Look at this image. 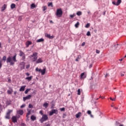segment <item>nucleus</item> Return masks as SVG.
<instances>
[{"instance_id":"nucleus-31","label":"nucleus","mask_w":126,"mask_h":126,"mask_svg":"<svg viewBox=\"0 0 126 126\" xmlns=\"http://www.w3.org/2000/svg\"><path fill=\"white\" fill-rule=\"evenodd\" d=\"M81 58V56L78 55L77 59L75 60L76 62H78L79 59H80Z\"/></svg>"},{"instance_id":"nucleus-61","label":"nucleus","mask_w":126,"mask_h":126,"mask_svg":"<svg viewBox=\"0 0 126 126\" xmlns=\"http://www.w3.org/2000/svg\"><path fill=\"white\" fill-rule=\"evenodd\" d=\"M0 48H1V42H0Z\"/></svg>"},{"instance_id":"nucleus-17","label":"nucleus","mask_w":126,"mask_h":126,"mask_svg":"<svg viewBox=\"0 0 126 126\" xmlns=\"http://www.w3.org/2000/svg\"><path fill=\"white\" fill-rule=\"evenodd\" d=\"M26 88V86H22L19 89V91H24L25 90V88Z\"/></svg>"},{"instance_id":"nucleus-43","label":"nucleus","mask_w":126,"mask_h":126,"mask_svg":"<svg viewBox=\"0 0 126 126\" xmlns=\"http://www.w3.org/2000/svg\"><path fill=\"white\" fill-rule=\"evenodd\" d=\"M25 58H26L25 55V56H22V61H25Z\"/></svg>"},{"instance_id":"nucleus-39","label":"nucleus","mask_w":126,"mask_h":126,"mask_svg":"<svg viewBox=\"0 0 126 126\" xmlns=\"http://www.w3.org/2000/svg\"><path fill=\"white\" fill-rule=\"evenodd\" d=\"M85 75V73H82L81 74V78H83V76H84Z\"/></svg>"},{"instance_id":"nucleus-8","label":"nucleus","mask_w":126,"mask_h":126,"mask_svg":"<svg viewBox=\"0 0 126 126\" xmlns=\"http://www.w3.org/2000/svg\"><path fill=\"white\" fill-rule=\"evenodd\" d=\"M113 4L114 5H120L122 3V0H117V2L115 1L112 2Z\"/></svg>"},{"instance_id":"nucleus-35","label":"nucleus","mask_w":126,"mask_h":126,"mask_svg":"<svg viewBox=\"0 0 126 126\" xmlns=\"http://www.w3.org/2000/svg\"><path fill=\"white\" fill-rule=\"evenodd\" d=\"M22 16H20L18 17V21H21L22 20Z\"/></svg>"},{"instance_id":"nucleus-13","label":"nucleus","mask_w":126,"mask_h":126,"mask_svg":"<svg viewBox=\"0 0 126 126\" xmlns=\"http://www.w3.org/2000/svg\"><path fill=\"white\" fill-rule=\"evenodd\" d=\"M12 121L13 123H17V118L16 116H13L12 117Z\"/></svg>"},{"instance_id":"nucleus-2","label":"nucleus","mask_w":126,"mask_h":126,"mask_svg":"<svg viewBox=\"0 0 126 126\" xmlns=\"http://www.w3.org/2000/svg\"><path fill=\"white\" fill-rule=\"evenodd\" d=\"M49 120V117H48V115L46 114H44L41 117V118L40 119L39 122L41 124H43L44 122H46V121H48Z\"/></svg>"},{"instance_id":"nucleus-50","label":"nucleus","mask_w":126,"mask_h":126,"mask_svg":"<svg viewBox=\"0 0 126 126\" xmlns=\"http://www.w3.org/2000/svg\"><path fill=\"white\" fill-rule=\"evenodd\" d=\"M95 53L96 54H100V51L98 50H96Z\"/></svg>"},{"instance_id":"nucleus-15","label":"nucleus","mask_w":126,"mask_h":126,"mask_svg":"<svg viewBox=\"0 0 126 126\" xmlns=\"http://www.w3.org/2000/svg\"><path fill=\"white\" fill-rule=\"evenodd\" d=\"M43 62V59L40 58L36 61V63H41Z\"/></svg>"},{"instance_id":"nucleus-19","label":"nucleus","mask_w":126,"mask_h":126,"mask_svg":"<svg viewBox=\"0 0 126 126\" xmlns=\"http://www.w3.org/2000/svg\"><path fill=\"white\" fill-rule=\"evenodd\" d=\"M19 52H20V54H19L20 57H23V56L25 55V54L23 53V51L20 50Z\"/></svg>"},{"instance_id":"nucleus-11","label":"nucleus","mask_w":126,"mask_h":126,"mask_svg":"<svg viewBox=\"0 0 126 126\" xmlns=\"http://www.w3.org/2000/svg\"><path fill=\"white\" fill-rule=\"evenodd\" d=\"M6 7H7V5H6V4H4L1 8V11H4V10H5L6 9Z\"/></svg>"},{"instance_id":"nucleus-32","label":"nucleus","mask_w":126,"mask_h":126,"mask_svg":"<svg viewBox=\"0 0 126 126\" xmlns=\"http://www.w3.org/2000/svg\"><path fill=\"white\" fill-rule=\"evenodd\" d=\"M30 90H31V89H27L25 91V94H28L29 91H30Z\"/></svg>"},{"instance_id":"nucleus-62","label":"nucleus","mask_w":126,"mask_h":126,"mask_svg":"<svg viewBox=\"0 0 126 126\" xmlns=\"http://www.w3.org/2000/svg\"><path fill=\"white\" fill-rule=\"evenodd\" d=\"M91 67H92V65H90V66H89V68H91Z\"/></svg>"},{"instance_id":"nucleus-36","label":"nucleus","mask_w":126,"mask_h":126,"mask_svg":"<svg viewBox=\"0 0 126 126\" xmlns=\"http://www.w3.org/2000/svg\"><path fill=\"white\" fill-rule=\"evenodd\" d=\"M29 108L30 109H32L33 108V105H32V104H31V103H30L29 105Z\"/></svg>"},{"instance_id":"nucleus-28","label":"nucleus","mask_w":126,"mask_h":126,"mask_svg":"<svg viewBox=\"0 0 126 126\" xmlns=\"http://www.w3.org/2000/svg\"><path fill=\"white\" fill-rule=\"evenodd\" d=\"M79 22H77L76 23V24H75V28H78L79 26Z\"/></svg>"},{"instance_id":"nucleus-27","label":"nucleus","mask_w":126,"mask_h":126,"mask_svg":"<svg viewBox=\"0 0 126 126\" xmlns=\"http://www.w3.org/2000/svg\"><path fill=\"white\" fill-rule=\"evenodd\" d=\"M77 15L78 16H80V15H82V12L80 11H79L77 12Z\"/></svg>"},{"instance_id":"nucleus-64","label":"nucleus","mask_w":126,"mask_h":126,"mask_svg":"<svg viewBox=\"0 0 126 126\" xmlns=\"http://www.w3.org/2000/svg\"><path fill=\"white\" fill-rule=\"evenodd\" d=\"M119 126H124L123 125H120Z\"/></svg>"},{"instance_id":"nucleus-53","label":"nucleus","mask_w":126,"mask_h":126,"mask_svg":"<svg viewBox=\"0 0 126 126\" xmlns=\"http://www.w3.org/2000/svg\"><path fill=\"white\" fill-rule=\"evenodd\" d=\"M26 117H27V121H29V116H28V115H26Z\"/></svg>"},{"instance_id":"nucleus-55","label":"nucleus","mask_w":126,"mask_h":126,"mask_svg":"<svg viewBox=\"0 0 126 126\" xmlns=\"http://www.w3.org/2000/svg\"><path fill=\"white\" fill-rule=\"evenodd\" d=\"M21 126H26V125L24 123H22Z\"/></svg>"},{"instance_id":"nucleus-18","label":"nucleus","mask_w":126,"mask_h":126,"mask_svg":"<svg viewBox=\"0 0 126 126\" xmlns=\"http://www.w3.org/2000/svg\"><path fill=\"white\" fill-rule=\"evenodd\" d=\"M12 92H13V90H12V89H11L10 90H8L7 91V94H8L9 95H10V94H12Z\"/></svg>"},{"instance_id":"nucleus-40","label":"nucleus","mask_w":126,"mask_h":126,"mask_svg":"<svg viewBox=\"0 0 126 126\" xmlns=\"http://www.w3.org/2000/svg\"><path fill=\"white\" fill-rule=\"evenodd\" d=\"M25 106H26V104H23L20 106V108L22 109L23 108H25Z\"/></svg>"},{"instance_id":"nucleus-14","label":"nucleus","mask_w":126,"mask_h":126,"mask_svg":"<svg viewBox=\"0 0 126 126\" xmlns=\"http://www.w3.org/2000/svg\"><path fill=\"white\" fill-rule=\"evenodd\" d=\"M45 36H46L47 38H49V39H54V38H55V36H51V34L48 33L45 34Z\"/></svg>"},{"instance_id":"nucleus-48","label":"nucleus","mask_w":126,"mask_h":126,"mask_svg":"<svg viewBox=\"0 0 126 126\" xmlns=\"http://www.w3.org/2000/svg\"><path fill=\"white\" fill-rule=\"evenodd\" d=\"M82 47H84L85 46V42H83L81 44Z\"/></svg>"},{"instance_id":"nucleus-9","label":"nucleus","mask_w":126,"mask_h":126,"mask_svg":"<svg viewBox=\"0 0 126 126\" xmlns=\"http://www.w3.org/2000/svg\"><path fill=\"white\" fill-rule=\"evenodd\" d=\"M31 97H32V95L31 94H29L26 97H23V101L24 102H25L26 100H30L31 99Z\"/></svg>"},{"instance_id":"nucleus-30","label":"nucleus","mask_w":126,"mask_h":126,"mask_svg":"<svg viewBox=\"0 0 126 126\" xmlns=\"http://www.w3.org/2000/svg\"><path fill=\"white\" fill-rule=\"evenodd\" d=\"M2 61L5 63V61H6V56H3L2 58Z\"/></svg>"},{"instance_id":"nucleus-41","label":"nucleus","mask_w":126,"mask_h":126,"mask_svg":"<svg viewBox=\"0 0 126 126\" xmlns=\"http://www.w3.org/2000/svg\"><path fill=\"white\" fill-rule=\"evenodd\" d=\"M87 36H91V33L90 32H88L87 33Z\"/></svg>"},{"instance_id":"nucleus-57","label":"nucleus","mask_w":126,"mask_h":126,"mask_svg":"<svg viewBox=\"0 0 126 126\" xmlns=\"http://www.w3.org/2000/svg\"><path fill=\"white\" fill-rule=\"evenodd\" d=\"M11 81V80L10 79H8V82H10Z\"/></svg>"},{"instance_id":"nucleus-60","label":"nucleus","mask_w":126,"mask_h":126,"mask_svg":"<svg viewBox=\"0 0 126 126\" xmlns=\"http://www.w3.org/2000/svg\"><path fill=\"white\" fill-rule=\"evenodd\" d=\"M46 126H51V124H48Z\"/></svg>"},{"instance_id":"nucleus-52","label":"nucleus","mask_w":126,"mask_h":126,"mask_svg":"<svg viewBox=\"0 0 126 126\" xmlns=\"http://www.w3.org/2000/svg\"><path fill=\"white\" fill-rule=\"evenodd\" d=\"M2 67V63H1V62H0V69Z\"/></svg>"},{"instance_id":"nucleus-47","label":"nucleus","mask_w":126,"mask_h":126,"mask_svg":"<svg viewBox=\"0 0 126 126\" xmlns=\"http://www.w3.org/2000/svg\"><path fill=\"white\" fill-rule=\"evenodd\" d=\"M60 110H61V111L62 112H63V111L65 110V108H64V107H63V108H61Z\"/></svg>"},{"instance_id":"nucleus-51","label":"nucleus","mask_w":126,"mask_h":126,"mask_svg":"<svg viewBox=\"0 0 126 126\" xmlns=\"http://www.w3.org/2000/svg\"><path fill=\"white\" fill-rule=\"evenodd\" d=\"M110 99L111 100V101H115L116 98H112V97H110Z\"/></svg>"},{"instance_id":"nucleus-7","label":"nucleus","mask_w":126,"mask_h":126,"mask_svg":"<svg viewBox=\"0 0 126 126\" xmlns=\"http://www.w3.org/2000/svg\"><path fill=\"white\" fill-rule=\"evenodd\" d=\"M59 112L58 111V110L57 109H52L49 113V116H53L54 114H56V115H58V113Z\"/></svg>"},{"instance_id":"nucleus-59","label":"nucleus","mask_w":126,"mask_h":126,"mask_svg":"<svg viewBox=\"0 0 126 126\" xmlns=\"http://www.w3.org/2000/svg\"><path fill=\"white\" fill-rule=\"evenodd\" d=\"M16 93H17V92L16 91L14 92V95H16Z\"/></svg>"},{"instance_id":"nucleus-26","label":"nucleus","mask_w":126,"mask_h":126,"mask_svg":"<svg viewBox=\"0 0 126 126\" xmlns=\"http://www.w3.org/2000/svg\"><path fill=\"white\" fill-rule=\"evenodd\" d=\"M26 79L28 80V81H31V80H32V76L26 78Z\"/></svg>"},{"instance_id":"nucleus-44","label":"nucleus","mask_w":126,"mask_h":126,"mask_svg":"<svg viewBox=\"0 0 126 126\" xmlns=\"http://www.w3.org/2000/svg\"><path fill=\"white\" fill-rule=\"evenodd\" d=\"M75 16V14H73V15H70V17H71V18H73V17H74Z\"/></svg>"},{"instance_id":"nucleus-46","label":"nucleus","mask_w":126,"mask_h":126,"mask_svg":"<svg viewBox=\"0 0 126 126\" xmlns=\"http://www.w3.org/2000/svg\"><path fill=\"white\" fill-rule=\"evenodd\" d=\"M29 67H30V64L26 65V68H27V69H28V68H29Z\"/></svg>"},{"instance_id":"nucleus-12","label":"nucleus","mask_w":126,"mask_h":126,"mask_svg":"<svg viewBox=\"0 0 126 126\" xmlns=\"http://www.w3.org/2000/svg\"><path fill=\"white\" fill-rule=\"evenodd\" d=\"M17 113L18 114V115H20L21 116H22V115L24 114V112L22 110H19L17 111Z\"/></svg>"},{"instance_id":"nucleus-22","label":"nucleus","mask_w":126,"mask_h":126,"mask_svg":"<svg viewBox=\"0 0 126 126\" xmlns=\"http://www.w3.org/2000/svg\"><path fill=\"white\" fill-rule=\"evenodd\" d=\"M37 43H40V42H44V39L43 38H40L39 39H37L36 40Z\"/></svg>"},{"instance_id":"nucleus-10","label":"nucleus","mask_w":126,"mask_h":126,"mask_svg":"<svg viewBox=\"0 0 126 126\" xmlns=\"http://www.w3.org/2000/svg\"><path fill=\"white\" fill-rule=\"evenodd\" d=\"M30 45H32V41H27L26 42V48H29Z\"/></svg>"},{"instance_id":"nucleus-23","label":"nucleus","mask_w":126,"mask_h":126,"mask_svg":"<svg viewBox=\"0 0 126 126\" xmlns=\"http://www.w3.org/2000/svg\"><path fill=\"white\" fill-rule=\"evenodd\" d=\"M31 120H32V121H35V120H36V117H35V116L32 115V116L31 117Z\"/></svg>"},{"instance_id":"nucleus-21","label":"nucleus","mask_w":126,"mask_h":126,"mask_svg":"<svg viewBox=\"0 0 126 126\" xmlns=\"http://www.w3.org/2000/svg\"><path fill=\"white\" fill-rule=\"evenodd\" d=\"M36 7V5H35L34 3H32L31 5V8H32V9H34V8H35Z\"/></svg>"},{"instance_id":"nucleus-33","label":"nucleus","mask_w":126,"mask_h":126,"mask_svg":"<svg viewBox=\"0 0 126 126\" xmlns=\"http://www.w3.org/2000/svg\"><path fill=\"white\" fill-rule=\"evenodd\" d=\"M77 95H81V91H80V89H79L78 90V91H77Z\"/></svg>"},{"instance_id":"nucleus-25","label":"nucleus","mask_w":126,"mask_h":126,"mask_svg":"<svg viewBox=\"0 0 126 126\" xmlns=\"http://www.w3.org/2000/svg\"><path fill=\"white\" fill-rule=\"evenodd\" d=\"M49 106V103L45 102L43 104V107L44 108H48V106Z\"/></svg>"},{"instance_id":"nucleus-4","label":"nucleus","mask_w":126,"mask_h":126,"mask_svg":"<svg viewBox=\"0 0 126 126\" xmlns=\"http://www.w3.org/2000/svg\"><path fill=\"white\" fill-rule=\"evenodd\" d=\"M12 110H8L6 114V116H5V119L7 120H9V119H10V113H12Z\"/></svg>"},{"instance_id":"nucleus-42","label":"nucleus","mask_w":126,"mask_h":126,"mask_svg":"<svg viewBox=\"0 0 126 126\" xmlns=\"http://www.w3.org/2000/svg\"><path fill=\"white\" fill-rule=\"evenodd\" d=\"M39 114H40V115H41V116L44 115V113H43V110H40V111H39Z\"/></svg>"},{"instance_id":"nucleus-16","label":"nucleus","mask_w":126,"mask_h":126,"mask_svg":"<svg viewBox=\"0 0 126 126\" xmlns=\"http://www.w3.org/2000/svg\"><path fill=\"white\" fill-rule=\"evenodd\" d=\"M82 115V114L81 113V112H78L77 114L75 115V117L77 119H78V118H80Z\"/></svg>"},{"instance_id":"nucleus-24","label":"nucleus","mask_w":126,"mask_h":126,"mask_svg":"<svg viewBox=\"0 0 126 126\" xmlns=\"http://www.w3.org/2000/svg\"><path fill=\"white\" fill-rule=\"evenodd\" d=\"M15 6H16V5L14 3H12L11 4V8L12 9H13V8H15Z\"/></svg>"},{"instance_id":"nucleus-20","label":"nucleus","mask_w":126,"mask_h":126,"mask_svg":"<svg viewBox=\"0 0 126 126\" xmlns=\"http://www.w3.org/2000/svg\"><path fill=\"white\" fill-rule=\"evenodd\" d=\"M41 75H44L45 73H46V68H44L43 70L41 71Z\"/></svg>"},{"instance_id":"nucleus-1","label":"nucleus","mask_w":126,"mask_h":126,"mask_svg":"<svg viewBox=\"0 0 126 126\" xmlns=\"http://www.w3.org/2000/svg\"><path fill=\"white\" fill-rule=\"evenodd\" d=\"M16 56H17V54H15L13 57L9 56L7 58L6 63H9L10 65H13L14 64V63H16V62H17V60H16Z\"/></svg>"},{"instance_id":"nucleus-37","label":"nucleus","mask_w":126,"mask_h":126,"mask_svg":"<svg viewBox=\"0 0 126 126\" xmlns=\"http://www.w3.org/2000/svg\"><path fill=\"white\" fill-rule=\"evenodd\" d=\"M48 6H51V7H53V3L52 2H50L48 3Z\"/></svg>"},{"instance_id":"nucleus-5","label":"nucleus","mask_w":126,"mask_h":126,"mask_svg":"<svg viewBox=\"0 0 126 126\" xmlns=\"http://www.w3.org/2000/svg\"><path fill=\"white\" fill-rule=\"evenodd\" d=\"M56 15L59 17H62L63 16V10H62V9L60 8L57 9L56 11Z\"/></svg>"},{"instance_id":"nucleus-49","label":"nucleus","mask_w":126,"mask_h":126,"mask_svg":"<svg viewBox=\"0 0 126 126\" xmlns=\"http://www.w3.org/2000/svg\"><path fill=\"white\" fill-rule=\"evenodd\" d=\"M87 113H88V115H91V111L88 110L87 111Z\"/></svg>"},{"instance_id":"nucleus-34","label":"nucleus","mask_w":126,"mask_h":126,"mask_svg":"<svg viewBox=\"0 0 126 126\" xmlns=\"http://www.w3.org/2000/svg\"><path fill=\"white\" fill-rule=\"evenodd\" d=\"M90 27V24L88 23L87 25L85 26L86 28H89Z\"/></svg>"},{"instance_id":"nucleus-45","label":"nucleus","mask_w":126,"mask_h":126,"mask_svg":"<svg viewBox=\"0 0 126 126\" xmlns=\"http://www.w3.org/2000/svg\"><path fill=\"white\" fill-rule=\"evenodd\" d=\"M46 9H47V6H44L43 7V11H45V10H46Z\"/></svg>"},{"instance_id":"nucleus-3","label":"nucleus","mask_w":126,"mask_h":126,"mask_svg":"<svg viewBox=\"0 0 126 126\" xmlns=\"http://www.w3.org/2000/svg\"><path fill=\"white\" fill-rule=\"evenodd\" d=\"M38 53L37 52H34L32 55H31L32 58V62H36L38 59Z\"/></svg>"},{"instance_id":"nucleus-54","label":"nucleus","mask_w":126,"mask_h":126,"mask_svg":"<svg viewBox=\"0 0 126 126\" xmlns=\"http://www.w3.org/2000/svg\"><path fill=\"white\" fill-rule=\"evenodd\" d=\"M109 73H106V74H105V77H109Z\"/></svg>"},{"instance_id":"nucleus-38","label":"nucleus","mask_w":126,"mask_h":126,"mask_svg":"<svg viewBox=\"0 0 126 126\" xmlns=\"http://www.w3.org/2000/svg\"><path fill=\"white\" fill-rule=\"evenodd\" d=\"M31 114V110H29L27 114V115L28 116H30V114Z\"/></svg>"},{"instance_id":"nucleus-6","label":"nucleus","mask_w":126,"mask_h":126,"mask_svg":"<svg viewBox=\"0 0 126 126\" xmlns=\"http://www.w3.org/2000/svg\"><path fill=\"white\" fill-rule=\"evenodd\" d=\"M26 63L24 62H21L19 64V67H20L21 70H22V69H24L25 68V65Z\"/></svg>"},{"instance_id":"nucleus-29","label":"nucleus","mask_w":126,"mask_h":126,"mask_svg":"<svg viewBox=\"0 0 126 126\" xmlns=\"http://www.w3.org/2000/svg\"><path fill=\"white\" fill-rule=\"evenodd\" d=\"M42 69H41L40 68L39 69V68L36 67L35 69V71H37L38 72H41Z\"/></svg>"},{"instance_id":"nucleus-58","label":"nucleus","mask_w":126,"mask_h":126,"mask_svg":"<svg viewBox=\"0 0 126 126\" xmlns=\"http://www.w3.org/2000/svg\"><path fill=\"white\" fill-rule=\"evenodd\" d=\"M118 45H119V44H117L116 45H115L114 46H115V48H117Z\"/></svg>"},{"instance_id":"nucleus-63","label":"nucleus","mask_w":126,"mask_h":126,"mask_svg":"<svg viewBox=\"0 0 126 126\" xmlns=\"http://www.w3.org/2000/svg\"><path fill=\"white\" fill-rule=\"evenodd\" d=\"M124 75H125L123 74H121V76H124Z\"/></svg>"},{"instance_id":"nucleus-56","label":"nucleus","mask_w":126,"mask_h":126,"mask_svg":"<svg viewBox=\"0 0 126 126\" xmlns=\"http://www.w3.org/2000/svg\"><path fill=\"white\" fill-rule=\"evenodd\" d=\"M26 75L27 76H29V75H30V74H29V73H27Z\"/></svg>"}]
</instances>
